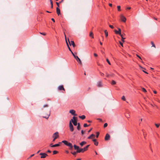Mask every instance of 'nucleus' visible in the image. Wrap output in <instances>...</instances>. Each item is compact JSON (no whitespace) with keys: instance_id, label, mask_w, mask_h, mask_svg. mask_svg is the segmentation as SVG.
Instances as JSON below:
<instances>
[{"instance_id":"obj_1","label":"nucleus","mask_w":160,"mask_h":160,"mask_svg":"<svg viewBox=\"0 0 160 160\" xmlns=\"http://www.w3.org/2000/svg\"><path fill=\"white\" fill-rule=\"evenodd\" d=\"M62 142L66 146L68 147L69 150H72L73 146L72 144L70 142H68L66 140H63L62 141Z\"/></svg>"},{"instance_id":"obj_2","label":"nucleus","mask_w":160,"mask_h":160,"mask_svg":"<svg viewBox=\"0 0 160 160\" xmlns=\"http://www.w3.org/2000/svg\"><path fill=\"white\" fill-rule=\"evenodd\" d=\"M70 121H71V122H72L73 123L74 126H77L78 124L77 122V119L76 117H73V119H71Z\"/></svg>"},{"instance_id":"obj_3","label":"nucleus","mask_w":160,"mask_h":160,"mask_svg":"<svg viewBox=\"0 0 160 160\" xmlns=\"http://www.w3.org/2000/svg\"><path fill=\"white\" fill-rule=\"evenodd\" d=\"M62 142H59L58 143L54 145H53L52 143H51L50 144V146L51 147H58L60 146V144Z\"/></svg>"},{"instance_id":"obj_4","label":"nucleus","mask_w":160,"mask_h":160,"mask_svg":"<svg viewBox=\"0 0 160 160\" xmlns=\"http://www.w3.org/2000/svg\"><path fill=\"white\" fill-rule=\"evenodd\" d=\"M39 154L41 156V158H45L48 156V155L45 153H40Z\"/></svg>"},{"instance_id":"obj_5","label":"nucleus","mask_w":160,"mask_h":160,"mask_svg":"<svg viewBox=\"0 0 160 160\" xmlns=\"http://www.w3.org/2000/svg\"><path fill=\"white\" fill-rule=\"evenodd\" d=\"M69 128H70V131L71 132L73 131V130H74L72 124V123L71 122V121H70V122H69Z\"/></svg>"},{"instance_id":"obj_6","label":"nucleus","mask_w":160,"mask_h":160,"mask_svg":"<svg viewBox=\"0 0 160 160\" xmlns=\"http://www.w3.org/2000/svg\"><path fill=\"white\" fill-rule=\"evenodd\" d=\"M121 19V21L123 22H125L126 21V18L123 16L122 15H121L120 16Z\"/></svg>"},{"instance_id":"obj_7","label":"nucleus","mask_w":160,"mask_h":160,"mask_svg":"<svg viewBox=\"0 0 160 160\" xmlns=\"http://www.w3.org/2000/svg\"><path fill=\"white\" fill-rule=\"evenodd\" d=\"M59 137L58 133V132H56L54 133L53 135V138H56L57 139Z\"/></svg>"},{"instance_id":"obj_8","label":"nucleus","mask_w":160,"mask_h":160,"mask_svg":"<svg viewBox=\"0 0 160 160\" xmlns=\"http://www.w3.org/2000/svg\"><path fill=\"white\" fill-rule=\"evenodd\" d=\"M64 35H65V38L66 43H67V46H68V48L69 51H70L71 52H72V50L69 47L68 44V43L67 41V38H66V35L65 34V33H64Z\"/></svg>"},{"instance_id":"obj_9","label":"nucleus","mask_w":160,"mask_h":160,"mask_svg":"<svg viewBox=\"0 0 160 160\" xmlns=\"http://www.w3.org/2000/svg\"><path fill=\"white\" fill-rule=\"evenodd\" d=\"M69 112L71 113L72 115L74 116H77V115L75 114V111L73 109L69 111Z\"/></svg>"},{"instance_id":"obj_10","label":"nucleus","mask_w":160,"mask_h":160,"mask_svg":"<svg viewBox=\"0 0 160 160\" xmlns=\"http://www.w3.org/2000/svg\"><path fill=\"white\" fill-rule=\"evenodd\" d=\"M110 135L108 133L107 134L105 138V140L106 141L110 139Z\"/></svg>"},{"instance_id":"obj_11","label":"nucleus","mask_w":160,"mask_h":160,"mask_svg":"<svg viewBox=\"0 0 160 160\" xmlns=\"http://www.w3.org/2000/svg\"><path fill=\"white\" fill-rule=\"evenodd\" d=\"M68 41L69 42L70 45V46L72 45L73 47H74L75 46V45L74 42L73 41H72L70 42L69 39H68Z\"/></svg>"},{"instance_id":"obj_12","label":"nucleus","mask_w":160,"mask_h":160,"mask_svg":"<svg viewBox=\"0 0 160 160\" xmlns=\"http://www.w3.org/2000/svg\"><path fill=\"white\" fill-rule=\"evenodd\" d=\"M115 32L116 34L121 35V29L120 28H118V31H117L116 30H115Z\"/></svg>"},{"instance_id":"obj_13","label":"nucleus","mask_w":160,"mask_h":160,"mask_svg":"<svg viewBox=\"0 0 160 160\" xmlns=\"http://www.w3.org/2000/svg\"><path fill=\"white\" fill-rule=\"evenodd\" d=\"M57 13L58 16H59L61 14L60 10L58 7L56 8Z\"/></svg>"},{"instance_id":"obj_14","label":"nucleus","mask_w":160,"mask_h":160,"mask_svg":"<svg viewBox=\"0 0 160 160\" xmlns=\"http://www.w3.org/2000/svg\"><path fill=\"white\" fill-rule=\"evenodd\" d=\"M58 89L59 90H65L64 88L63 85H61L58 87Z\"/></svg>"},{"instance_id":"obj_15","label":"nucleus","mask_w":160,"mask_h":160,"mask_svg":"<svg viewBox=\"0 0 160 160\" xmlns=\"http://www.w3.org/2000/svg\"><path fill=\"white\" fill-rule=\"evenodd\" d=\"M84 152L83 148H79V149H78V150H77V153H80V152Z\"/></svg>"},{"instance_id":"obj_16","label":"nucleus","mask_w":160,"mask_h":160,"mask_svg":"<svg viewBox=\"0 0 160 160\" xmlns=\"http://www.w3.org/2000/svg\"><path fill=\"white\" fill-rule=\"evenodd\" d=\"M89 146L90 145H88L86 146L84 148H82L84 152L88 150V148Z\"/></svg>"},{"instance_id":"obj_17","label":"nucleus","mask_w":160,"mask_h":160,"mask_svg":"<svg viewBox=\"0 0 160 160\" xmlns=\"http://www.w3.org/2000/svg\"><path fill=\"white\" fill-rule=\"evenodd\" d=\"M87 142L85 141H82L80 143V145L82 147L84 145L86 144Z\"/></svg>"},{"instance_id":"obj_18","label":"nucleus","mask_w":160,"mask_h":160,"mask_svg":"<svg viewBox=\"0 0 160 160\" xmlns=\"http://www.w3.org/2000/svg\"><path fill=\"white\" fill-rule=\"evenodd\" d=\"M97 85L98 87H101L102 86V83L101 82H97Z\"/></svg>"},{"instance_id":"obj_19","label":"nucleus","mask_w":160,"mask_h":160,"mask_svg":"<svg viewBox=\"0 0 160 160\" xmlns=\"http://www.w3.org/2000/svg\"><path fill=\"white\" fill-rule=\"evenodd\" d=\"M73 147L75 150H78L79 149V147L78 146H77L76 145L74 144Z\"/></svg>"},{"instance_id":"obj_20","label":"nucleus","mask_w":160,"mask_h":160,"mask_svg":"<svg viewBox=\"0 0 160 160\" xmlns=\"http://www.w3.org/2000/svg\"><path fill=\"white\" fill-rule=\"evenodd\" d=\"M95 137V135L93 134H91L89 136L88 138V139H91L92 138V137Z\"/></svg>"},{"instance_id":"obj_21","label":"nucleus","mask_w":160,"mask_h":160,"mask_svg":"<svg viewBox=\"0 0 160 160\" xmlns=\"http://www.w3.org/2000/svg\"><path fill=\"white\" fill-rule=\"evenodd\" d=\"M50 112H49V113L48 114H47V116H43V118H46V119H48L49 117V116H50Z\"/></svg>"},{"instance_id":"obj_22","label":"nucleus","mask_w":160,"mask_h":160,"mask_svg":"<svg viewBox=\"0 0 160 160\" xmlns=\"http://www.w3.org/2000/svg\"><path fill=\"white\" fill-rule=\"evenodd\" d=\"M77 125L78 126L77 127V129L78 130H79L81 128L80 123H78Z\"/></svg>"},{"instance_id":"obj_23","label":"nucleus","mask_w":160,"mask_h":160,"mask_svg":"<svg viewBox=\"0 0 160 160\" xmlns=\"http://www.w3.org/2000/svg\"><path fill=\"white\" fill-rule=\"evenodd\" d=\"M79 118L83 120L86 117L85 115H83L81 116H79Z\"/></svg>"},{"instance_id":"obj_24","label":"nucleus","mask_w":160,"mask_h":160,"mask_svg":"<svg viewBox=\"0 0 160 160\" xmlns=\"http://www.w3.org/2000/svg\"><path fill=\"white\" fill-rule=\"evenodd\" d=\"M76 60L80 64V65H81L82 64V62L79 58L78 59Z\"/></svg>"},{"instance_id":"obj_25","label":"nucleus","mask_w":160,"mask_h":160,"mask_svg":"<svg viewBox=\"0 0 160 160\" xmlns=\"http://www.w3.org/2000/svg\"><path fill=\"white\" fill-rule=\"evenodd\" d=\"M104 33L105 34V35L106 37H107L108 35V32L107 30H105L104 31Z\"/></svg>"},{"instance_id":"obj_26","label":"nucleus","mask_w":160,"mask_h":160,"mask_svg":"<svg viewBox=\"0 0 160 160\" xmlns=\"http://www.w3.org/2000/svg\"><path fill=\"white\" fill-rule=\"evenodd\" d=\"M116 84V82L115 81H114L113 80H112V82H111V84H112V85H115Z\"/></svg>"},{"instance_id":"obj_27","label":"nucleus","mask_w":160,"mask_h":160,"mask_svg":"<svg viewBox=\"0 0 160 160\" xmlns=\"http://www.w3.org/2000/svg\"><path fill=\"white\" fill-rule=\"evenodd\" d=\"M71 153L72 154V155H73L74 156H76V153H77V151L76 152H71Z\"/></svg>"},{"instance_id":"obj_28","label":"nucleus","mask_w":160,"mask_h":160,"mask_svg":"<svg viewBox=\"0 0 160 160\" xmlns=\"http://www.w3.org/2000/svg\"><path fill=\"white\" fill-rule=\"evenodd\" d=\"M89 36H90V37H92V38H94V37H93V33L92 32H90V34H89Z\"/></svg>"},{"instance_id":"obj_29","label":"nucleus","mask_w":160,"mask_h":160,"mask_svg":"<svg viewBox=\"0 0 160 160\" xmlns=\"http://www.w3.org/2000/svg\"><path fill=\"white\" fill-rule=\"evenodd\" d=\"M151 44L152 45V47H153L155 48H156L155 45L153 42H151Z\"/></svg>"},{"instance_id":"obj_30","label":"nucleus","mask_w":160,"mask_h":160,"mask_svg":"<svg viewBox=\"0 0 160 160\" xmlns=\"http://www.w3.org/2000/svg\"><path fill=\"white\" fill-rule=\"evenodd\" d=\"M118 10V11H121V7L120 6H117Z\"/></svg>"},{"instance_id":"obj_31","label":"nucleus","mask_w":160,"mask_h":160,"mask_svg":"<svg viewBox=\"0 0 160 160\" xmlns=\"http://www.w3.org/2000/svg\"><path fill=\"white\" fill-rule=\"evenodd\" d=\"M121 98L123 101H125L126 100V98L124 96H122Z\"/></svg>"},{"instance_id":"obj_32","label":"nucleus","mask_w":160,"mask_h":160,"mask_svg":"<svg viewBox=\"0 0 160 160\" xmlns=\"http://www.w3.org/2000/svg\"><path fill=\"white\" fill-rule=\"evenodd\" d=\"M58 151H57L54 150V151H53V154H57L58 153Z\"/></svg>"},{"instance_id":"obj_33","label":"nucleus","mask_w":160,"mask_h":160,"mask_svg":"<svg viewBox=\"0 0 160 160\" xmlns=\"http://www.w3.org/2000/svg\"><path fill=\"white\" fill-rule=\"evenodd\" d=\"M99 132H96V137L97 138H98V136H99Z\"/></svg>"},{"instance_id":"obj_34","label":"nucleus","mask_w":160,"mask_h":160,"mask_svg":"<svg viewBox=\"0 0 160 160\" xmlns=\"http://www.w3.org/2000/svg\"><path fill=\"white\" fill-rule=\"evenodd\" d=\"M106 61H107V62L108 63V64H109V65H111V63H110V61H109V60L107 58L106 59Z\"/></svg>"},{"instance_id":"obj_35","label":"nucleus","mask_w":160,"mask_h":160,"mask_svg":"<svg viewBox=\"0 0 160 160\" xmlns=\"http://www.w3.org/2000/svg\"><path fill=\"white\" fill-rule=\"evenodd\" d=\"M90 125H88L86 123H85L84 124V125H83V126L84 127H88V126H89Z\"/></svg>"},{"instance_id":"obj_36","label":"nucleus","mask_w":160,"mask_h":160,"mask_svg":"<svg viewBox=\"0 0 160 160\" xmlns=\"http://www.w3.org/2000/svg\"><path fill=\"white\" fill-rule=\"evenodd\" d=\"M108 126V124L107 123H104V128L106 127L107 126Z\"/></svg>"},{"instance_id":"obj_37","label":"nucleus","mask_w":160,"mask_h":160,"mask_svg":"<svg viewBox=\"0 0 160 160\" xmlns=\"http://www.w3.org/2000/svg\"><path fill=\"white\" fill-rule=\"evenodd\" d=\"M142 90L143 92H147L146 90L144 88H142Z\"/></svg>"},{"instance_id":"obj_38","label":"nucleus","mask_w":160,"mask_h":160,"mask_svg":"<svg viewBox=\"0 0 160 160\" xmlns=\"http://www.w3.org/2000/svg\"><path fill=\"white\" fill-rule=\"evenodd\" d=\"M94 145L96 146H98V142L96 141L94 143Z\"/></svg>"},{"instance_id":"obj_39","label":"nucleus","mask_w":160,"mask_h":160,"mask_svg":"<svg viewBox=\"0 0 160 160\" xmlns=\"http://www.w3.org/2000/svg\"><path fill=\"white\" fill-rule=\"evenodd\" d=\"M155 125L157 128H158L160 125L159 124H158L157 123H155Z\"/></svg>"},{"instance_id":"obj_40","label":"nucleus","mask_w":160,"mask_h":160,"mask_svg":"<svg viewBox=\"0 0 160 160\" xmlns=\"http://www.w3.org/2000/svg\"><path fill=\"white\" fill-rule=\"evenodd\" d=\"M74 57L76 60L79 58L77 56L75 55Z\"/></svg>"},{"instance_id":"obj_41","label":"nucleus","mask_w":160,"mask_h":160,"mask_svg":"<svg viewBox=\"0 0 160 160\" xmlns=\"http://www.w3.org/2000/svg\"><path fill=\"white\" fill-rule=\"evenodd\" d=\"M40 34H42V35H46V33H43V32H40Z\"/></svg>"},{"instance_id":"obj_42","label":"nucleus","mask_w":160,"mask_h":160,"mask_svg":"<svg viewBox=\"0 0 160 160\" xmlns=\"http://www.w3.org/2000/svg\"><path fill=\"white\" fill-rule=\"evenodd\" d=\"M143 132V136H144V138L145 139H146V134H145L144 133V132Z\"/></svg>"},{"instance_id":"obj_43","label":"nucleus","mask_w":160,"mask_h":160,"mask_svg":"<svg viewBox=\"0 0 160 160\" xmlns=\"http://www.w3.org/2000/svg\"><path fill=\"white\" fill-rule=\"evenodd\" d=\"M125 39V38H123V37H122V41L123 42H124V40Z\"/></svg>"},{"instance_id":"obj_44","label":"nucleus","mask_w":160,"mask_h":160,"mask_svg":"<svg viewBox=\"0 0 160 160\" xmlns=\"http://www.w3.org/2000/svg\"><path fill=\"white\" fill-rule=\"evenodd\" d=\"M106 76L107 77H109V76H110V75L108 74V73H106Z\"/></svg>"},{"instance_id":"obj_45","label":"nucleus","mask_w":160,"mask_h":160,"mask_svg":"<svg viewBox=\"0 0 160 160\" xmlns=\"http://www.w3.org/2000/svg\"><path fill=\"white\" fill-rule=\"evenodd\" d=\"M100 74L102 76H103L104 75V74L101 72H100Z\"/></svg>"},{"instance_id":"obj_46","label":"nucleus","mask_w":160,"mask_h":160,"mask_svg":"<svg viewBox=\"0 0 160 160\" xmlns=\"http://www.w3.org/2000/svg\"><path fill=\"white\" fill-rule=\"evenodd\" d=\"M109 27L111 28H114L113 26L112 25H109Z\"/></svg>"},{"instance_id":"obj_47","label":"nucleus","mask_w":160,"mask_h":160,"mask_svg":"<svg viewBox=\"0 0 160 160\" xmlns=\"http://www.w3.org/2000/svg\"><path fill=\"white\" fill-rule=\"evenodd\" d=\"M48 107V104H45V105H44L43 106V108H45V107Z\"/></svg>"},{"instance_id":"obj_48","label":"nucleus","mask_w":160,"mask_h":160,"mask_svg":"<svg viewBox=\"0 0 160 160\" xmlns=\"http://www.w3.org/2000/svg\"><path fill=\"white\" fill-rule=\"evenodd\" d=\"M136 56H137L139 58H140V59H141V60L142 59H141V57L139 56L138 55V54H137L136 55Z\"/></svg>"},{"instance_id":"obj_49","label":"nucleus","mask_w":160,"mask_h":160,"mask_svg":"<svg viewBox=\"0 0 160 160\" xmlns=\"http://www.w3.org/2000/svg\"><path fill=\"white\" fill-rule=\"evenodd\" d=\"M60 3H58V2H56V4H57V6H58V7L59 8V4Z\"/></svg>"},{"instance_id":"obj_50","label":"nucleus","mask_w":160,"mask_h":160,"mask_svg":"<svg viewBox=\"0 0 160 160\" xmlns=\"http://www.w3.org/2000/svg\"><path fill=\"white\" fill-rule=\"evenodd\" d=\"M151 144H150V149L151 151H152V152H153V150L152 148L151 147Z\"/></svg>"},{"instance_id":"obj_51","label":"nucleus","mask_w":160,"mask_h":160,"mask_svg":"<svg viewBox=\"0 0 160 160\" xmlns=\"http://www.w3.org/2000/svg\"><path fill=\"white\" fill-rule=\"evenodd\" d=\"M94 55L95 57H97L98 56V55L96 53H94Z\"/></svg>"},{"instance_id":"obj_52","label":"nucleus","mask_w":160,"mask_h":160,"mask_svg":"<svg viewBox=\"0 0 160 160\" xmlns=\"http://www.w3.org/2000/svg\"><path fill=\"white\" fill-rule=\"evenodd\" d=\"M119 43L123 47V43L122 42H119Z\"/></svg>"},{"instance_id":"obj_53","label":"nucleus","mask_w":160,"mask_h":160,"mask_svg":"<svg viewBox=\"0 0 160 160\" xmlns=\"http://www.w3.org/2000/svg\"><path fill=\"white\" fill-rule=\"evenodd\" d=\"M81 134L82 135H83L84 134V132L83 130H82L81 131Z\"/></svg>"},{"instance_id":"obj_54","label":"nucleus","mask_w":160,"mask_h":160,"mask_svg":"<svg viewBox=\"0 0 160 160\" xmlns=\"http://www.w3.org/2000/svg\"><path fill=\"white\" fill-rule=\"evenodd\" d=\"M142 71H143V72H144V73H146V74H148V72H146V71H144V70H143Z\"/></svg>"},{"instance_id":"obj_55","label":"nucleus","mask_w":160,"mask_h":160,"mask_svg":"<svg viewBox=\"0 0 160 160\" xmlns=\"http://www.w3.org/2000/svg\"><path fill=\"white\" fill-rule=\"evenodd\" d=\"M92 141L94 142H95L97 141V140L96 139H92Z\"/></svg>"},{"instance_id":"obj_56","label":"nucleus","mask_w":160,"mask_h":160,"mask_svg":"<svg viewBox=\"0 0 160 160\" xmlns=\"http://www.w3.org/2000/svg\"><path fill=\"white\" fill-rule=\"evenodd\" d=\"M51 20L54 22H55V20H54V19L53 18H52L51 19Z\"/></svg>"},{"instance_id":"obj_57","label":"nucleus","mask_w":160,"mask_h":160,"mask_svg":"<svg viewBox=\"0 0 160 160\" xmlns=\"http://www.w3.org/2000/svg\"><path fill=\"white\" fill-rule=\"evenodd\" d=\"M34 155V154H32L30 156L29 158H31Z\"/></svg>"},{"instance_id":"obj_58","label":"nucleus","mask_w":160,"mask_h":160,"mask_svg":"<svg viewBox=\"0 0 160 160\" xmlns=\"http://www.w3.org/2000/svg\"><path fill=\"white\" fill-rule=\"evenodd\" d=\"M153 92L154 94H156L157 93V91L155 90L153 91Z\"/></svg>"},{"instance_id":"obj_59","label":"nucleus","mask_w":160,"mask_h":160,"mask_svg":"<svg viewBox=\"0 0 160 160\" xmlns=\"http://www.w3.org/2000/svg\"><path fill=\"white\" fill-rule=\"evenodd\" d=\"M92 130V128H91L88 131V132H90Z\"/></svg>"},{"instance_id":"obj_60","label":"nucleus","mask_w":160,"mask_h":160,"mask_svg":"<svg viewBox=\"0 0 160 160\" xmlns=\"http://www.w3.org/2000/svg\"><path fill=\"white\" fill-rule=\"evenodd\" d=\"M71 52L72 54V55L73 56V57H74L75 55L72 52Z\"/></svg>"},{"instance_id":"obj_61","label":"nucleus","mask_w":160,"mask_h":160,"mask_svg":"<svg viewBox=\"0 0 160 160\" xmlns=\"http://www.w3.org/2000/svg\"><path fill=\"white\" fill-rule=\"evenodd\" d=\"M51 152V151L49 150H48L47 151V152H48L50 153V152Z\"/></svg>"},{"instance_id":"obj_62","label":"nucleus","mask_w":160,"mask_h":160,"mask_svg":"<svg viewBox=\"0 0 160 160\" xmlns=\"http://www.w3.org/2000/svg\"><path fill=\"white\" fill-rule=\"evenodd\" d=\"M98 120H99V121L101 122L102 121V120L101 119H100V118H98L97 119Z\"/></svg>"},{"instance_id":"obj_63","label":"nucleus","mask_w":160,"mask_h":160,"mask_svg":"<svg viewBox=\"0 0 160 160\" xmlns=\"http://www.w3.org/2000/svg\"><path fill=\"white\" fill-rule=\"evenodd\" d=\"M131 7H128V8H127V9H129H129H131Z\"/></svg>"},{"instance_id":"obj_64","label":"nucleus","mask_w":160,"mask_h":160,"mask_svg":"<svg viewBox=\"0 0 160 160\" xmlns=\"http://www.w3.org/2000/svg\"><path fill=\"white\" fill-rule=\"evenodd\" d=\"M109 5L110 7H112V4L111 3H109Z\"/></svg>"}]
</instances>
